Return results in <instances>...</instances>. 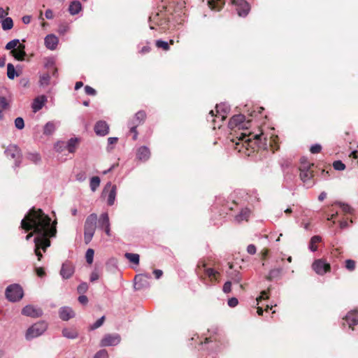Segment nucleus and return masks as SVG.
I'll list each match as a JSON object with an SVG mask.
<instances>
[{
    "label": "nucleus",
    "instance_id": "nucleus-15",
    "mask_svg": "<svg viewBox=\"0 0 358 358\" xmlns=\"http://www.w3.org/2000/svg\"><path fill=\"white\" fill-rule=\"evenodd\" d=\"M22 314L27 317L36 318L42 316L43 310L41 308L32 305H27L22 308Z\"/></svg>",
    "mask_w": 358,
    "mask_h": 358
},
{
    "label": "nucleus",
    "instance_id": "nucleus-41",
    "mask_svg": "<svg viewBox=\"0 0 358 358\" xmlns=\"http://www.w3.org/2000/svg\"><path fill=\"white\" fill-rule=\"evenodd\" d=\"M155 45L158 48H162L165 51H167L170 49L169 43L161 39L157 40Z\"/></svg>",
    "mask_w": 358,
    "mask_h": 358
},
{
    "label": "nucleus",
    "instance_id": "nucleus-19",
    "mask_svg": "<svg viewBox=\"0 0 358 358\" xmlns=\"http://www.w3.org/2000/svg\"><path fill=\"white\" fill-rule=\"evenodd\" d=\"M75 313L69 306H63L59 309V318L63 321H68L75 317Z\"/></svg>",
    "mask_w": 358,
    "mask_h": 358
},
{
    "label": "nucleus",
    "instance_id": "nucleus-13",
    "mask_svg": "<svg viewBox=\"0 0 358 358\" xmlns=\"http://www.w3.org/2000/svg\"><path fill=\"white\" fill-rule=\"evenodd\" d=\"M344 320L349 328L358 334V312L351 311L348 313Z\"/></svg>",
    "mask_w": 358,
    "mask_h": 358
},
{
    "label": "nucleus",
    "instance_id": "nucleus-1",
    "mask_svg": "<svg viewBox=\"0 0 358 358\" xmlns=\"http://www.w3.org/2000/svg\"><path fill=\"white\" fill-rule=\"evenodd\" d=\"M57 221L51 218L41 209L31 208L21 221V228L26 231L32 230L25 238L29 241L34 235V253L40 261L43 257L41 250L44 252L50 246V238L56 236Z\"/></svg>",
    "mask_w": 358,
    "mask_h": 358
},
{
    "label": "nucleus",
    "instance_id": "nucleus-3",
    "mask_svg": "<svg viewBox=\"0 0 358 358\" xmlns=\"http://www.w3.org/2000/svg\"><path fill=\"white\" fill-rule=\"evenodd\" d=\"M239 140L244 141L248 145L251 147L253 145H256L259 148L263 150H266L268 148L267 138L262 132L259 134H250L249 135L242 134Z\"/></svg>",
    "mask_w": 358,
    "mask_h": 358
},
{
    "label": "nucleus",
    "instance_id": "nucleus-40",
    "mask_svg": "<svg viewBox=\"0 0 358 358\" xmlns=\"http://www.w3.org/2000/svg\"><path fill=\"white\" fill-rule=\"evenodd\" d=\"M282 268H277L270 271L268 278L269 280L279 277L282 273Z\"/></svg>",
    "mask_w": 358,
    "mask_h": 358
},
{
    "label": "nucleus",
    "instance_id": "nucleus-49",
    "mask_svg": "<svg viewBox=\"0 0 358 358\" xmlns=\"http://www.w3.org/2000/svg\"><path fill=\"white\" fill-rule=\"evenodd\" d=\"M88 289V285L87 282H81L77 288V291L80 294H84Z\"/></svg>",
    "mask_w": 358,
    "mask_h": 358
},
{
    "label": "nucleus",
    "instance_id": "nucleus-43",
    "mask_svg": "<svg viewBox=\"0 0 358 358\" xmlns=\"http://www.w3.org/2000/svg\"><path fill=\"white\" fill-rule=\"evenodd\" d=\"M105 320V316H102L97 320L94 324L90 326V330L93 331L103 325Z\"/></svg>",
    "mask_w": 358,
    "mask_h": 358
},
{
    "label": "nucleus",
    "instance_id": "nucleus-14",
    "mask_svg": "<svg viewBox=\"0 0 358 358\" xmlns=\"http://www.w3.org/2000/svg\"><path fill=\"white\" fill-rule=\"evenodd\" d=\"M75 272L74 265L69 261H66L62 265L59 274L64 280L71 278Z\"/></svg>",
    "mask_w": 358,
    "mask_h": 358
},
{
    "label": "nucleus",
    "instance_id": "nucleus-7",
    "mask_svg": "<svg viewBox=\"0 0 358 358\" xmlns=\"http://www.w3.org/2000/svg\"><path fill=\"white\" fill-rule=\"evenodd\" d=\"M301 164H302L299 168L300 178L304 183V185L308 188L312 187L314 184V182L312 181L313 174V171L310 170L311 166L313 165L305 164L303 161H301Z\"/></svg>",
    "mask_w": 358,
    "mask_h": 358
},
{
    "label": "nucleus",
    "instance_id": "nucleus-5",
    "mask_svg": "<svg viewBox=\"0 0 358 358\" xmlns=\"http://www.w3.org/2000/svg\"><path fill=\"white\" fill-rule=\"evenodd\" d=\"M48 329V324L44 321H40L31 325L27 330L25 338L30 341L41 336Z\"/></svg>",
    "mask_w": 358,
    "mask_h": 358
},
{
    "label": "nucleus",
    "instance_id": "nucleus-22",
    "mask_svg": "<svg viewBox=\"0 0 358 358\" xmlns=\"http://www.w3.org/2000/svg\"><path fill=\"white\" fill-rule=\"evenodd\" d=\"M47 97L45 95L36 97L31 104L33 111L36 113L40 110L47 102Z\"/></svg>",
    "mask_w": 358,
    "mask_h": 358
},
{
    "label": "nucleus",
    "instance_id": "nucleus-36",
    "mask_svg": "<svg viewBox=\"0 0 358 358\" xmlns=\"http://www.w3.org/2000/svg\"><path fill=\"white\" fill-rule=\"evenodd\" d=\"M100 182H101V180L99 178V177L93 176L92 178H91L90 182V189L92 192H95L97 189V188L99 187Z\"/></svg>",
    "mask_w": 358,
    "mask_h": 358
},
{
    "label": "nucleus",
    "instance_id": "nucleus-50",
    "mask_svg": "<svg viewBox=\"0 0 358 358\" xmlns=\"http://www.w3.org/2000/svg\"><path fill=\"white\" fill-rule=\"evenodd\" d=\"M15 127L17 129H22L24 127V122L23 118L18 117L15 120Z\"/></svg>",
    "mask_w": 358,
    "mask_h": 358
},
{
    "label": "nucleus",
    "instance_id": "nucleus-25",
    "mask_svg": "<svg viewBox=\"0 0 358 358\" xmlns=\"http://www.w3.org/2000/svg\"><path fill=\"white\" fill-rule=\"evenodd\" d=\"M98 227L101 229L106 227V226L110 225L109 216L107 213H103L101 214L99 220L97 219Z\"/></svg>",
    "mask_w": 358,
    "mask_h": 358
},
{
    "label": "nucleus",
    "instance_id": "nucleus-17",
    "mask_svg": "<svg viewBox=\"0 0 358 358\" xmlns=\"http://www.w3.org/2000/svg\"><path fill=\"white\" fill-rule=\"evenodd\" d=\"M94 129L96 135L104 136L109 132V126L106 122L103 120H99L95 124Z\"/></svg>",
    "mask_w": 358,
    "mask_h": 358
},
{
    "label": "nucleus",
    "instance_id": "nucleus-32",
    "mask_svg": "<svg viewBox=\"0 0 358 358\" xmlns=\"http://www.w3.org/2000/svg\"><path fill=\"white\" fill-rule=\"evenodd\" d=\"M50 75L49 73H45L40 76L39 85L41 87H46L50 84Z\"/></svg>",
    "mask_w": 358,
    "mask_h": 358
},
{
    "label": "nucleus",
    "instance_id": "nucleus-54",
    "mask_svg": "<svg viewBox=\"0 0 358 358\" xmlns=\"http://www.w3.org/2000/svg\"><path fill=\"white\" fill-rule=\"evenodd\" d=\"M99 278V271L95 268L93 271L91 273V275H90V281L91 282H94L96 280H97Z\"/></svg>",
    "mask_w": 358,
    "mask_h": 358
},
{
    "label": "nucleus",
    "instance_id": "nucleus-52",
    "mask_svg": "<svg viewBox=\"0 0 358 358\" xmlns=\"http://www.w3.org/2000/svg\"><path fill=\"white\" fill-rule=\"evenodd\" d=\"M345 266L348 270L352 271L355 268V262L352 259H347Z\"/></svg>",
    "mask_w": 358,
    "mask_h": 358
},
{
    "label": "nucleus",
    "instance_id": "nucleus-26",
    "mask_svg": "<svg viewBox=\"0 0 358 358\" xmlns=\"http://www.w3.org/2000/svg\"><path fill=\"white\" fill-rule=\"evenodd\" d=\"M62 336L69 339H75L78 336V333L74 329L64 328L62 329Z\"/></svg>",
    "mask_w": 358,
    "mask_h": 358
},
{
    "label": "nucleus",
    "instance_id": "nucleus-47",
    "mask_svg": "<svg viewBox=\"0 0 358 358\" xmlns=\"http://www.w3.org/2000/svg\"><path fill=\"white\" fill-rule=\"evenodd\" d=\"M205 273L211 280H213V279H216V276L218 274V272L212 268H205Z\"/></svg>",
    "mask_w": 358,
    "mask_h": 358
},
{
    "label": "nucleus",
    "instance_id": "nucleus-63",
    "mask_svg": "<svg viewBox=\"0 0 358 358\" xmlns=\"http://www.w3.org/2000/svg\"><path fill=\"white\" fill-rule=\"evenodd\" d=\"M251 194H252L250 196V201L251 202L258 201L259 197H258V194H257V191L254 190L251 192Z\"/></svg>",
    "mask_w": 358,
    "mask_h": 358
},
{
    "label": "nucleus",
    "instance_id": "nucleus-34",
    "mask_svg": "<svg viewBox=\"0 0 358 358\" xmlns=\"http://www.w3.org/2000/svg\"><path fill=\"white\" fill-rule=\"evenodd\" d=\"M322 241V238L320 236H313L309 243V249L312 252H315L317 250V247L315 245L317 243H319Z\"/></svg>",
    "mask_w": 358,
    "mask_h": 358
},
{
    "label": "nucleus",
    "instance_id": "nucleus-16",
    "mask_svg": "<svg viewBox=\"0 0 358 358\" xmlns=\"http://www.w3.org/2000/svg\"><path fill=\"white\" fill-rule=\"evenodd\" d=\"M108 189H110V191L108 194L107 204L108 206H113L117 195V187L115 185H112L110 182H108L106 185L102 194H103Z\"/></svg>",
    "mask_w": 358,
    "mask_h": 358
},
{
    "label": "nucleus",
    "instance_id": "nucleus-42",
    "mask_svg": "<svg viewBox=\"0 0 358 358\" xmlns=\"http://www.w3.org/2000/svg\"><path fill=\"white\" fill-rule=\"evenodd\" d=\"M334 204L338 205L343 212L346 213H352V209L348 204L342 203L341 201H336Z\"/></svg>",
    "mask_w": 358,
    "mask_h": 358
},
{
    "label": "nucleus",
    "instance_id": "nucleus-39",
    "mask_svg": "<svg viewBox=\"0 0 358 358\" xmlns=\"http://www.w3.org/2000/svg\"><path fill=\"white\" fill-rule=\"evenodd\" d=\"M27 159L34 162V164H38L41 162V156L38 152H29L27 155Z\"/></svg>",
    "mask_w": 358,
    "mask_h": 358
},
{
    "label": "nucleus",
    "instance_id": "nucleus-11",
    "mask_svg": "<svg viewBox=\"0 0 358 358\" xmlns=\"http://www.w3.org/2000/svg\"><path fill=\"white\" fill-rule=\"evenodd\" d=\"M236 8L237 13L241 17H245L250 10V6L245 0H231Z\"/></svg>",
    "mask_w": 358,
    "mask_h": 358
},
{
    "label": "nucleus",
    "instance_id": "nucleus-29",
    "mask_svg": "<svg viewBox=\"0 0 358 358\" xmlns=\"http://www.w3.org/2000/svg\"><path fill=\"white\" fill-rule=\"evenodd\" d=\"M250 214V210L248 208H243L241 212L235 216V220L241 222L243 220H248Z\"/></svg>",
    "mask_w": 358,
    "mask_h": 358
},
{
    "label": "nucleus",
    "instance_id": "nucleus-23",
    "mask_svg": "<svg viewBox=\"0 0 358 358\" xmlns=\"http://www.w3.org/2000/svg\"><path fill=\"white\" fill-rule=\"evenodd\" d=\"M59 122H56L54 121H50L48 122L44 127H43V134L45 136H50L52 135L55 131L56 130L57 127L59 126Z\"/></svg>",
    "mask_w": 358,
    "mask_h": 358
},
{
    "label": "nucleus",
    "instance_id": "nucleus-51",
    "mask_svg": "<svg viewBox=\"0 0 358 358\" xmlns=\"http://www.w3.org/2000/svg\"><path fill=\"white\" fill-rule=\"evenodd\" d=\"M335 170L343 171L345 169V165L340 160L335 161L333 164Z\"/></svg>",
    "mask_w": 358,
    "mask_h": 358
},
{
    "label": "nucleus",
    "instance_id": "nucleus-30",
    "mask_svg": "<svg viewBox=\"0 0 358 358\" xmlns=\"http://www.w3.org/2000/svg\"><path fill=\"white\" fill-rule=\"evenodd\" d=\"M82 9L81 3L78 1H74L71 3L69 7V11L72 15L78 14Z\"/></svg>",
    "mask_w": 358,
    "mask_h": 358
},
{
    "label": "nucleus",
    "instance_id": "nucleus-8",
    "mask_svg": "<svg viewBox=\"0 0 358 358\" xmlns=\"http://www.w3.org/2000/svg\"><path fill=\"white\" fill-rule=\"evenodd\" d=\"M121 336L117 333L106 334L99 342L101 348L116 346L121 342Z\"/></svg>",
    "mask_w": 358,
    "mask_h": 358
},
{
    "label": "nucleus",
    "instance_id": "nucleus-46",
    "mask_svg": "<svg viewBox=\"0 0 358 358\" xmlns=\"http://www.w3.org/2000/svg\"><path fill=\"white\" fill-rule=\"evenodd\" d=\"M93 358H110L109 354L106 349H101L97 351Z\"/></svg>",
    "mask_w": 358,
    "mask_h": 358
},
{
    "label": "nucleus",
    "instance_id": "nucleus-64",
    "mask_svg": "<svg viewBox=\"0 0 358 358\" xmlns=\"http://www.w3.org/2000/svg\"><path fill=\"white\" fill-rule=\"evenodd\" d=\"M78 299V301L81 304H83V305L87 304V303L88 302L87 297L85 295H83V294H81L80 296H79Z\"/></svg>",
    "mask_w": 358,
    "mask_h": 358
},
{
    "label": "nucleus",
    "instance_id": "nucleus-55",
    "mask_svg": "<svg viewBox=\"0 0 358 358\" xmlns=\"http://www.w3.org/2000/svg\"><path fill=\"white\" fill-rule=\"evenodd\" d=\"M76 178L79 182H84L87 179V175L84 171H80L76 174Z\"/></svg>",
    "mask_w": 358,
    "mask_h": 358
},
{
    "label": "nucleus",
    "instance_id": "nucleus-21",
    "mask_svg": "<svg viewBox=\"0 0 358 358\" xmlns=\"http://www.w3.org/2000/svg\"><path fill=\"white\" fill-rule=\"evenodd\" d=\"M24 45L20 44L15 49L10 52V55L18 61H23L26 57Z\"/></svg>",
    "mask_w": 358,
    "mask_h": 358
},
{
    "label": "nucleus",
    "instance_id": "nucleus-10",
    "mask_svg": "<svg viewBox=\"0 0 358 358\" xmlns=\"http://www.w3.org/2000/svg\"><path fill=\"white\" fill-rule=\"evenodd\" d=\"M8 157L15 159V168L19 167L21 163V152L19 148L15 145H10L5 150Z\"/></svg>",
    "mask_w": 358,
    "mask_h": 358
},
{
    "label": "nucleus",
    "instance_id": "nucleus-61",
    "mask_svg": "<svg viewBox=\"0 0 358 358\" xmlns=\"http://www.w3.org/2000/svg\"><path fill=\"white\" fill-rule=\"evenodd\" d=\"M8 103L7 102V100L3 96H0V108L5 109L7 108Z\"/></svg>",
    "mask_w": 358,
    "mask_h": 358
},
{
    "label": "nucleus",
    "instance_id": "nucleus-56",
    "mask_svg": "<svg viewBox=\"0 0 358 358\" xmlns=\"http://www.w3.org/2000/svg\"><path fill=\"white\" fill-rule=\"evenodd\" d=\"M322 146L320 144H314L310 147V151L313 154H317L320 152Z\"/></svg>",
    "mask_w": 358,
    "mask_h": 358
},
{
    "label": "nucleus",
    "instance_id": "nucleus-60",
    "mask_svg": "<svg viewBox=\"0 0 358 358\" xmlns=\"http://www.w3.org/2000/svg\"><path fill=\"white\" fill-rule=\"evenodd\" d=\"M66 148V143H64V142H58L55 144V149L57 151V152H61L63 150V148Z\"/></svg>",
    "mask_w": 358,
    "mask_h": 358
},
{
    "label": "nucleus",
    "instance_id": "nucleus-27",
    "mask_svg": "<svg viewBox=\"0 0 358 358\" xmlns=\"http://www.w3.org/2000/svg\"><path fill=\"white\" fill-rule=\"evenodd\" d=\"M208 3L211 10L219 11L224 5V0H208Z\"/></svg>",
    "mask_w": 358,
    "mask_h": 358
},
{
    "label": "nucleus",
    "instance_id": "nucleus-4",
    "mask_svg": "<svg viewBox=\"0 0 358 358\" xmlns=\"http://www.w3.org/2000/svg\"><path fill=\"white\" fill-rule=\"evenodd\" d=\"M97 224V215L92 213L87 216L84 225V240L88 244L92 239Z\"/></svg>",
    "mask_w": 358,
    "mask_h": 358
},
{
    "label": "nucleus",
    "instance_id": "nucleus-2",
    "mask_svg": "<svg viewBox=\"0 0 358 358\" xmlns=\"http://www.w3.org/2000/svg\"><path fill=\"white\" fill-rule=\"evenodd\" d=\"M215 110L216 115L214 114V111L212 110L210 111L208 116V120H209V118L210 117L213 122V129H215L216 127L218 128L221 127L220 123L222 122L227 117V115L230 112V106L226 103H221L216 105Z\"/></svg>",
    "mask_w": 358,
    "mask_h": 358
},
{
    "label": "nucleus",
    "instance_id": "nucleus-48",
    "mask_svg": "<svg viewBox=\"0 0 358 358\" xmlns=\"http://www.w3.org/2000/svg\"><path fill=\"white\" fill-rule=\"evenodd\" d=\"M20 43V41L18 39H13L10 41H9L6 45V47L5 48L6 50H13L14 49H15V47L17 46V45L19 44Z\"/></svg>",
    "mask_w": 358,
    "mask_h": 358
},
{
    "label": "nucleus",
    "instance_id": "nucleus-44",
    "mask_svg": "<svg viewBox=\"0 0 358 358\" xmlns=\"http://www.w3.org/2000/svg\"><path fill=\"white\" fill-rule=\"evenodd\" d=\"M230 278L234 283H240L242 280V276L240 272L234 271L230 273Z\"/></svg>",
    "mask_w": 358,
    "mask_h": 358
},
{
    "label": "nucleus",
    "instance_id": "nucleus-53",
    "mask_svg": "<svg viewBox=\"0 0 358 358\" xmlns=\"http://www.w3.org/2000/svg\"><path fill=\"white\" fill-rule=\"evenodd\" d=\"M138 126V125L134 124L131 122H129V127H130V131L131 133H134V137H133L134 140H136L137 138L138 132L136 130V127Z\"/></svg>",
    "mask_w": 358,
    "mask_h": 358
},
{
    "label": "nucleus",
    "instance_id": "nucleus-18",
    "mask_svg": "<svg viewBox=\"0 0 358 358\" xmlns=\"http://www.w3.org/2000/svg\"><path fill=\"white\" fill-rule=\"evenodd\" d=\"M45 47L50 50H55L59 43V38L53 34H48L44 38Z\"/></svg>",
    "mask_w": 358,
    "mask_h": 358
},
{
    "label": "nucleus",
    "instance_id": "nucleus-6",
    "mask_svg": "<svg viewBox=\"0 0 358 358\" xmlns=\"http://www.w3.org/2000/svg\"><path fill=\"white\" fill-rule=\"evenodd\" d=\"M5 294L9 301L16 302L22 299L24 292L20 285L12 284L6 287Z\"/></svg>",
    "mask_w": 358,
    "mask_h": 358
},
{
    "label": "nucleus",
    "instance_id": "nucleus-58",
    "mask_svg": "<svg viewBox=\"0 0 358 358\" xmlns=\"http://www.w3.org/2000/svg\"><path fill=\"white\" fill-rule=\"evenodd\" d=\"M238 303V301L236 297H232L228 300L227 304L231 308L236 307Z\"/></svg>",
    "mask_w": 358,
    "mask_h": 358
},
{
    "label": "nucleus",
    "instance_id": "nucleus-33",
    "mask_svg": "<svg viewBox=\"0 0 358 358\" xmlns=\"http://www.w3.org/2000/svg\"><path fill=\"white\" fill-rule=\"evenodd\" d=\"M149 19L152 23L157 24L159 26H163L166 23V20L160 18L159 13L152 15L151 16H150Z\"/></svg>",
    "mask_w": 358,
    "mask_h": 358
},
{
    "label": "nucleus",
    "instance_id": "nucleus-24",
    "mask_svg": "<svg viewBox=\"0 0 358 358\" xmlns=\"http://www.w3.org/2000/svg\"><path fill=\"white\" fill-rule=\"evenodd\" d=\"M135 285L134 287L136 289H140L145 287H148L150 286L149 281H146L143 276L140 275H136L135 278Z\"/></svg>",
    "mask_w": 358,
    "mask_h": 358
},
{
    "label": "nucleus",
    "instance_id": "nucleus-12",
    "mask_svg": "<svg viewBox=\"0 0 358 358\" xmlns=\"http://www.w3.org/2000/svg\"><path fill=\"white\" fill-rule=\"evenodd\" d=\"M313 269L318 275H322L330 271V264L324 259H320L315 260L312 265Z\"/></svg>",
    "mask_w": 358,
    "mask_h": 358
},
{
    "label": "nucleus",
    "instance_id": "nucleus-62",
    "mask_svg": "<svg viewBox=\"0 0 358 358\" xmlns=\"http://www.w3.org/2000/svg\"><path fill=\"white\" fill-rule=\"evenodd\" d=\"M257 249L255 245L250 244L247 247V252L250 255H255Z\"/></svg>",
    "mask_w": 358,
    "mask_h": 358
},
{
    "label": "nucleus",
    "instance_id": "nucleus-28",
    "mask_svg": "<svg viewBox=\"0 0 358 358\" xmlns=\"http://www.w3.org/2000/svg\"><path fill=\"white\" fill-rule=\"evenodd\" d=\"M145 117L146 114L145 111L139 110L135 114V116L134 117L133 120H131L130 122L137 125H139L144 122Z\"/></svg>",
    "mask_w": 358,
    "mask_h": 358
},
{
    "label": "nucleus",
    "instance_id": "nucleus-38",
    "mask_svg": "<svg viewBox=\"0 0 358 358\" xmlns=\"http://www.w3.org/2000/svg\"><path fill=\"white\" fill-rule=\"evenodd\" d=\"M124 257L129 262H131L135 264H139L140 257L138 254L127 252V253H125Z\"/></svg>",
    "mask_w": 358,
    "mask_h": 358
},
{
    "label": "nucleus",
    "instance_id": "nucleus-45",
    "mask_svg": "<svg viewBox=\"0 0 358 358\" xmlns=\"http://www.w3.org/2000/svg\"><path fill=\"white\" fill-rule=\"evenodd\" d=\"M94 251L92 248L87 249L85 254V259L87 264H91L93 262Z\"/></svg>",
    "mask_w": 358,
    "mask_h": 358
},
{
    "label": "nucleus",
    "instance_id": "nucleus-9",
    "mask_svg": "<svg viewBox=\"0 0 358 358\" xmlns=\"http://www.w3.org/2000/svg\"><path fill=\"white\" fill-rule=\"evenodd\" d=\"M228 126L231 129L236 127L238 129H245L250 126V120L245 121V117L244 115H236L230 119Z\"/></svg>",
    "mask_w": 358,
    "mask_h": 358
},
{
    "label": "nucleus",
    "instance_id": "nucleus-31",
    "mask_svg": "<svg viewBox=\"0 0 358 358\" xmlns=\"http://www.w3.org/2000/svg\"><path fill=\"white\" fill-rule=\"evenodd\" d=\"M78 139L77 138H70L66 143V147L70 153H73L76 150Z\"/></svg>",
    "mask_w": 358,
    "mask_h": 358
},
{
    "label": "nucleus",
    "instance_id": "nucleus-35",
    "mask_svg": "<svg viewBox=\"0 0 358 358\" xmlns=\"http://www.w3.org/2000/svg\"><path fill=\"white\" fill-rule=\"evenodd\" d=\"M19 74L16 72L13 64L8 63L7 64V76L9 79L13 80Z\"/></svg>",
    "mask_w": 358,
    "mask_h": 358
},
{
    "label": "nucleus",
    "instance_id": "nucleus-20",
    "mask_svg": "<svg viewBox=\"0 0 358 358\" xmlns=\"http://www.w3.org/2000/svg\"><path fill=\"white\" fill-rule=\"evenodd\" d=\"M150 157V149L145 145L139 147L136 150V158L141 162H146Z\"/></svg>",
    "mask_w": 358,
    "mask_h": 358
},
{
    "label": "nucleus",
    "instance_id": "nucleus-57",
    "mask_svg": "<svg viewBox=\"0 0 358 358\" xmlns=\"http://www.w3.org/2000/svg\"><path fill=\"white\" fill-rule=\"evenodd\" d=\"M222 290L226 294L229 293L231 290V282L227 281L223 285Z\"/></svg>",
    "mask_w": 358,
    "mask_h": 358
},
{
    "label": "nucleus",
    "instance_id": "nucleus-59",
    "mask_svg": "<svg viewBox=\"0 0 358 358\" xmlns=\"http://www.w3.org/2000/svg\"><path fill=\"white\" fill-rule=\"evenodd\" d=\"M85 92L88 95L94 96L96 94V90L88 85L85 87Z\"/></svg>",
    "mask_w": 358,
    "mask_h": 358
},
{
    "label": "nucleus",
    "instance_id": "nucleus-37",
    "mask_svg": "<svg viewBox=\"0 0 358 358\" xmlns=\"http://www.w3.org/2000/svg\"><path fill=\"white\" fill-rule=\"evenodd\" d=\"M2 29L3 30H10L13 27V22L11 17H5L1 22Z\"/></svg>",
    "mask_w": 358,
    "mask_h": 358
}]
</instances>
